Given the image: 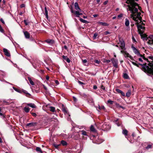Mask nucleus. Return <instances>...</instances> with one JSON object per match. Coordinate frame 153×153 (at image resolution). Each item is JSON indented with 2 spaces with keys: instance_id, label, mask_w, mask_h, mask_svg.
Masks as SVG:
<instances>
[{
  "instance_id": "obj_60",
  "label": "nucleus",
  "mask_w": 153,
  "mask_h": 153,
  "mask_svg": "<svg viewBox=\"0 0 153 153\" xmlns=\"http://www.w3.org/2000/svg\"><path fill=\"white\" fill-rule=\"evenodd\" d=\"M138 60L141 62H143V61L142 59L141 58H139L138 59Z\"/></svg>"
},
{
  "instance_id": "obj_26",
  "label": "nucleus",
  "mask_w": 153,
  "mask_h": 153,
  "mask_svg": "<svg viewBox=\"0 0 153 153\" xmlns=\"http://www.w3.org/2000/svg\"><path fill=\"white\" fill-rule=\"evenodd\" d=\"M28 80L29 81L30 83L32 85H34V83L33 81L31 80V79L30 78L28 77Z\"/></svg>"
},
{
  "instance_id": "obj_52",
  "label": "nucleus",
  "mask_w": 153,
  "mask_h": 153,
  "mask_svg": "<svg viewBox=\"0 0 153 153\" xmlns=\"http://www.w3.org/2000/svg\"><path fill=\"white\" fill-rule=\"evenodd\" d=\"M24 22L25 24L26 25H27L28 24V23L27 22V21L26 20H24Z\"/></svg>"
},
{
  "instance_id": "obj_62",
  "label": "nucleus",
  "mask_w": 153,
  "mask_h": 153,
  "mask_svg": "<svg viewBox=\"0 0 153 153\" xmlns=\"http://www.w3.org/2000/svg\"><path fill=\"white\" fill-rule=\"evenodd\" d=\"M126 3H127V4H130H130H131V3H132L131 2H131H130V1H126Z\"/></svg>"
},
{
  "instance_id": "obj_39",
  "label": "nucleus",
  "mask_w": 153,
  "mask_h": 153,
  "mask_svg": "<svg viewBox=\"0 0 153 153\" xmlns=\"http://www.w3.org/2000/svg\"><path fill=\"white\" fill-rule=\"evenodd\" d=\"M97 36H98L97 33H95L94 34V36H93V38H94V39H95L97 37Z\"/></svg>"
},
{
  "instance_id": "obj_46",
  "label": "nucleus",
  "mask_w": 153,
  "mask_h": 153,
  "mask_svg": "<svg viewBox=\"0 0 153 153\" xmlns=\"http://www.w3.org/2000/svg\"><path fill=\"white\" fill-rule=\"evenodd\" d=\"M53 146L55 147V148L57 149L59 146V145H56L55 144H53Z\"/></svg>"
},
{
  "instance_id": "obj_10",
  "label": "nucleus",
  "mask_w": 153,
  "mask_h": 153,
  "mask_svg": "<svg viewBox=\"0 0 153 153\" xmlns=\"http://www.w3.org/2000/svg\"><path fill=\"white\" fill-rule=\"evenodd\" d=\"M37 125V123L36 122H32L27 123L26 124V126L29 127H34Z\"/></svg>"
},
{
  "instance_id": "obj_50",
  "label": "nucleus",
  "mask_w": 153,
  "mask_h": 153,
  "mask_svg": "<svg viewBox=\"0 0 153 153\" xmlns=\"http://www.w3.org/2000/svg\"><path fill=\"white\" fill-rule=\"evenodd\" d=\"M0 21H1V22L3 24H5V23H4V20H3V19L2 18L1 19H0Z\"/></svg>"
},
{
  "instance_id": "obj_15",
  "label": "nucleus",
  "mask_w": 153,
  "mask_h": 153,
  "mask_svg": "<svg viewBox=\"0 0 153 153\" xmlns=\"http://www.w3.org/2000/svg\"><path fill=\"white\" fill-rule=\"evenodd\" d=\"M24 33L26 39H29L30 38V34L28 32H24Z\"/></svg>"
},
{
  "instance_id": "obj_16",
  "label": "nucleus",
  "mask_w": 153,
  "mask_h": 153,
  "mask_svg": "<svg viewBox=\"0 0 153 153\" xmlns=\"http://www.w3.org/2000/svg\"><path fill=\"white\" fill-rule=\"evenodd\" d=\"M63 58L68 63H69L70 62V60L69 58L67 57V56H65L63 55L62 56Z\"/></svg>"
},
{
  "instance_id": "obj_30",
  "label": "nucleus",
  "mask_w": 153,
  "mask_h": 153,
  "mask_svg": "<svg viewBox=\"0 0 153 153\" xmlns=\"http://www.w3.org/2000/svg\"><path fill=\"white\" fill-rule=\"evenodd\" d=\"M61 143L63 146H66L67 145V142L64 140H62L61 142Z\"/></svg>"
},
{
  "instance_id": "obj_24",
  "label": "nucleus",
  "mask_w": 153,
  "mask_h": 153,
  "mask_svg": "<svg viewBox=\"0 0 153 153\" xmlns=\"http://www.w3.org/2000/svg\"><path fill=\"white\" fill-rule=\"evenodd\" d=\"M45 42L49 44H52L53 42V41L51 39H47L45 41Z\"/></svg>"
},
{
  "instance_id": "obj_14",
  "label": "nucleus",
  "mask_w": 153,
  "mask_h": 153,
  "mask_svg": "<svg viewBox=\"0 0 153 153\" xmlns=\"http://www.w3.org/2000/svg\"><path fill=\"white\" fill-rule=\"evenodd\" d=\"M62 110L65 115L67 114L68 115L69 117L70 116V115L69 114L68 112L65 107H62Z\"/></svg>"
},
{
  "instance_id": "obj_48",
  "label": "nucleus",
  "mask_w": 153,
  "mask_h": 153,
  "mask_svg": "<svg viewBox=\"0 0 153 153\" xmlns=\"http://www.w3.org/2000/svg\"><path fill=\"white\" fill-rule=\"evenodd\" d=\"M78 83L80 84V85H84V83L80 81H78Z\"/></svg>"
},
{
  "instance_id": "obj_13",
  "label": "nucleus",
  "mask_w": 153,
  "mask_h": 153,
  "mask_svg": "<svg viewBox=\"0 0 153 153\" xmlns=\"http://www.w3.org/2000/svg\"><path fill=\"white\" fill-rule=\"evenodd\" d=\"M116 91L118 93L121 94L122 96H125V94L120 90L117 88L116 89Z\"/></svg>"
},
{
  "instance_id": "obj_23",
  "label": "nucleus",
  "mask_w": 153,
  "mask_h": 153,
  "mask_svg": "<svg viewBox=\"0 0 153 153\" xmlns=\"http://www.w3.org/2000/svg\"><path fill=\"white\" fill-rule=\"evenodd\" d=\"M24 111L26 113L29 112L30 109L29 108L25 107L24 108Z\"/></svg>"
},
{
  "instance_id": "obj_38",
  "label": "nucleus",
  "mask_w": 153,
  "mask_h": 153,
  "mask_svg": "<svg viewBox=\"0 0 153 153\" xmlns=\"http://www.w3.org/2000/svg\"><path fill=\"white\" fill-rule=\"evenodd\" d=\"M0 32L2 33H3L4 32V30L2 28L1 26L0 25Z\"/></svg>"
},
{
  "instance_id": "obj_59",
  "label": "nucleus",
  "mask_w": 153,
  "mask_h": 153,
  "mask_svg": "<svg viewBox=\"0 0 153 153\" xmlns=\"http://www.w3.org/2000/svg\"><path fill=\"white\" fill-rule=\"evenodd\" d=\"M49 79V77L48 76H46V79L47 80H48Z\"/></svg>"
},
{
  "instance_id": "obj_53",
  "label": "nucleus",
  "mask_w": 153,
  "mask_h": 153,
  "mask_svg": "<svg viewBox=\"0 0 153 153\" xmlns=\"http://www.w3.org/2000/svg\"><path fill=\"white\" fill-rule=\"evenodd\" d=\"M82 62L83 63H85L87 62V60L86 59L82 60Z\"/></svg>"
},
{
  "instance_id": "obj_54",
  "label": "nucleus",
  "mask_w": 153,
  "mask_h": 153,
  "mask_svg": "<svg viewBox=\"0 0 153 153\" xmlns=\"http://www.w3.org/2000/svg\"><path fill=\"white\" fill-rule=\"evenodd\" d=\"M73 98L74 101L76 102L77 100L76 98L75 97H73Z\"/></svg>"
},
{
  "instance_id": "obj_6",
  "label": "nucleus",
  "mask_w": 153,
  "mask_h": 153,
  "mask_svg": "<svg viewBox=\"0 0 153 153\" xmlns=\"http://www.w3.org/2000/svg\"><path fill=\"white\" fill-rule=\"evenodd\" d=\"M131 48L133 50L134 52L136 54H137V55L138 56H140L142 57L143 56L142 55H141L139 51L136 49L135 47L133 46H131Z\"/></svg>"
},
{
  "instance_id": "obj_64",
  "label": "nucleus",
  "mask_w": 153,
  "mask_h": 153,
  "mask_svg": "<svg viewBox=\"0 0 153 153\" xmlns=\"http://www.w3.org/2000/svg\"><path fill=\"white\" fill-rule=\"evenodd\" d=\"M149 58L153 60V56H150L149 57Z\"/></svg>"
},
{
  "instance_id": "obj_56",
  "label": "nucleus",
  "mask_w": 153,
  "mask_h": 153,
  "mask_svg": "<svg viewBox=\"0 0 153 153\" xmlns=\"http://www.w3.org/2000/svg\"><path fill=\"white\" fill-rule=\"evenodd\" d=\"M55 82L57 85H58L59 84V82L57 80H56L55 81Z\"/></svg>"
},
{
  "instance_id": "obj_1",
  "label": "nucleus",
  "mask_w": 153,
  "mask_h": 153,
  "mask_svg": "<svg viewBox=\"0 0 153 153\" xmlns=\"http://www.w3.org/2000/svg\"><path fill=\"white\" fill-rule=\"evenodd\" d=\"M137 6L138 7L137 4L135 3H131V6L128 5L129 10L131 11V13L130 16L134 21H136L137 19H140L142 18L140 16L141 14L140 13L138 12V10L135 6Z\"/></svg>"
},
{
  "instance_id": "obj_8",
  "label": "nucleus",
  "mask_w": 153,
  "mask_h": 153,
  "mask_svg": "<svg viewBox=\"0 0 153 153\" xmlns=\"http://www.w3.org/2000/svg\"><path fill=\"white\" fill-rule=\"evenodd\" d=\"M112 64L114 67L116 68L118 67V61L117 59H115L114 58H112L111 59Z\"/></svg>"
},
{
  "instance_id": "obj_61",
  "label": "nucleus",
  "mask_w": 153,
  "mask_h": 153,
  "mask_svg": "<svg viewBox=\"0 0 153 153\" xmlns=\"http://www.w3.org/2000/svg\"><path fill=\"white\" fill-rule=\"evenodd\" d=\"M98 16L97 14H94L93 15V16L95 18Z\"/></svg>"
},
{
  "instance_id": "obj_27",
  "label": "nucleus",
  "mask_w": 153,
  "mask_h": 153,
  "mask_svg": "<svg viewBox=\"0 0 153 153\" xmlns=\"http://www.w3.org/2000/svg\"><path fill=\"white\" fill-rule=\"evenodd\" d=\"M122 132L123 134L125 136H127L128 134V131L126 130H123Z\"/></svg>"
},
{
  "instance_id": "obj_22",
  "label": "nucleus",
  "mask_w": 153,
  "mask_h": 153,
  "mask_svg": "<svg viewBox=\"0 0 153 153\" xmlns=\"http://www.w3.org/2000/svg\"><path fill=\"white\" fill-rule=\"evenodd\" d=\"M45 15L46 16V17L48 19V11H47V8L46 7H45Z\"/></svg>"
},
{
  "instance_id": "obj_29",
  "label": "nucleus",
  "mask_w": 153,
  "mask_h": 153,
  "mask_svg": "<svg viewBox=\"0 0 153 153\" xmlns=\"http://www.w3.org/2000/svg\"><path fill=\"white\" fill-rule=\"evenodd\" d=\"M123 77L126 79H128L129 78L128 75L126 73H124L123 75Z\"/></svg>"
},
{
  "instance_id": "obj_3",
  "label": "nucleus",
  "mask_w": 153,
  "mask_h": 153,
  "mask_svg": "<svg viewBox=\"0 0 153 153\" xmlns=\"http://www.w3.org/2000/svg\"><path fill=\"white\" fill-rule=\"evenodd\" d=\"M119 42L118 43V44L119 45L120 48V49H121V53L124 54L125 57H129L132 60L137 62V61H135L132 56L125 51V43L123 40L122 39L120 38L119 39Z\"/></svg>"
},
{
  "instance_id": "obj_51",
  "label": "nucleus",
  "mask_w": 153,
  "mask_h": 153,
  "mask_svg": "<svg viewBox=\"0 0 153 153\" xmlns=\"http://www.w3.org/2000/svg\"><path fill=\"white\" fill-rule=\"evenodd\" d=\"M101 88L103 90H105V87L102 85H101Z\"/></svg>"
},
{
  "instance_id": "obj_32",
  "label": "nucleus",
  "mask_w": 153,
  "mask_h": 153,
  "mask_svg": "<svg viewBox=\"0 0 153 153\" xmlns=\"http://www.w3.org/2000/svg\"><path fill=\"white\" fill-rule=\"evenodd\" d=\"M13 89L16 91H17V92H18L19 93H22V91L20 90H19L18 89H17V88H16L13 87Z\"/></svg>"
},
{
  "instance_id": "obj_21",
  "label": "nucleus",
  "mask_w": 153,
  "mask_h": 153,
  "mask_svg": "<svg viewBox=\"0 0 153 153\" xmlns=\"http://www.w3.org/2000/svg\"><path fill=\"white\" fill-rule=\"evenodd\" d=\"M98 24L100 25H101L102 26H108L109 25L105 22H98Z\"/></svg>"
},
{
  "instance_id": "obj_17",
  "label": "nucleus",
  "mask_w": 153,
  "mask_h": 153,
  "mask_svg": "<svg viewBox=\"0 0 153 153\" xmlns=\"http://www.w3.org/2000/svg\"><path fill=\"white\" fill-rule=\"evenodd\" d=\"M27 105L28 106L33 108H36V106L33 103H27Z\"/></svg>"
},
{
  "instance_id": "obj_42",
  "label": "nucleus",
  "mask_w": 153,
  "mask_h": 153,
  "mask_svg": "<svg viewBox=\"0 0 153 153\" xmlns=\"http://www.w3.org/2000/svg\"><path fill=\"white\" fill-rule=\"evenodd\" d=\"M123 16V14L122 13H121L119 15L117 16V18H121Z\"/></svg>"
},
{
  "instance_id": "obj_37",
  "label": "nucleus",
  "mask_w": 153,
  "mask_h": 153,
  "mask_svg": "<svg viewBox=\"0 0 153 153\" xmlns=\"http://www.w3.org/2000/svg\"><path fill=\"white\" fill-rule=\"evenodd\" d=\"M107 102L108 103L111 104H112L114 102V101L109 100H108Z\"/></svg>"
},
{
  "instance_id": "obj_28",
  "label": "nucleus",
  "mask_w": 153,
  "mask_h": 153,
  "mask_svg": "<svg viewBox=\"0 0 153 153\" xmlns=\"http://www.w3.org/2000/svg\"><path fill=\"white\" fill-rule=\"evenodd\" d=\"M50 110L52 112H54L55 111V108L52 106L50 107Z\"/></svg>"
},
{
  "instance_id": "obj_45",
  "label": "nucleus",
  "mask_w": 153,
  "mask_h": 153,
  "mask_svg": "<svg viewBox=\"0 0 153 153\" xmlns=\"http://www.w3.org/2000/svg\"><path fill=\"white\" fill-rule=\"evenodd\" d=\"M94 62L95 63H96L97 64H99L100 63V61H99L98 60H95L94 61Z\"/></svg>"
},
{
  "instance_id": "obj_44",
  "label": "nucleus",
  "mask_w": 153,
  "mask_h": 153,
  "mask_svg": "<svg viewBox=\"0 0 153 153\" xmlns=\"http://www.w3.org/2000/svg\"><path fill=\"white\" fill-rule=\"evenodd\" d=\"M104 34L105 35H107L108 34H109L110 33L108 31H105L104 32Z\"/></svg>"
},
{
  "instance_id": "obj_40",
  "label": "nucleus",
  "mask_w": 153,
  "mask_h": 153,
  "mask_svg": "<svg viewBox=\"0 0 153 153\" xmlns=\"http://www.w3.org/2000/svg\"><path fill=\"white\" fill-rule=\"evenodd\" d=\"M131 62L132 63V64L134 65H135L137 67H139V66L135 62H133V61H131Z\"/></svg>"
},
{
  "instance_id": "obj_55",
  "label": "nucleus",
  "mask_w": 153,
  "mask_h": 153,
  "mask_svg": "<svg viewBox=\"0 0 153 153\" xmlns=\"http://www.w3.org/2000/svg\"><path fill=\"white\" fill-rule=\"evenodd\" d=\"M25 6V5L24 4H22L21 5L20 7L21 8H23V7H24Z\"/></svg>"
},
{
  "instance_id": "obj_25",
  "label": "nucleus",
  "mask_w": 153,
  "mask_h": 153,
  "mask_svg": "<svg viewBox=\"0 0 153 153\" xmlns=\"http://www.w3.org/2000/svg\"><path fill=\"white\" fill-rule=\"evenodd\" d=\"M90 130L91 131L93 132H96V130L94 128V126L93 125H91L90 127Z\"/></svg>"
},
{
  "instance_id": "obj_47",
  "label": "nucleus",
  "mask_w": 153,
  "mask_h": 153,
  "mask_svg": "<svg viewBox=\"0 0 153 153\" xmlns=\"http://www.w3.org/2000/svg\"><path fill=\"white\" fill-rule=\"evenodd\" d=\"M31 114L33 116V117H35L36 116V113H31Z\"/></svg>"
},
{
  "instance_id": "obj_19",
  "label": "nucleus",
  "mask_w": 153,
  "mask_h": 153,
  "mask_svg": "<svg viewBox=\"0 0 153 153\" xmlns=\"http://www.w3.org/2000/svg\"><path fill=\"white\" fill-rule=\"evenodd\" d=\"M125 25L126 27L129 26V21L128 19L127 18L125 19Z\"/></svg>"
},
{
  "instance_id": "obj_12",
  "label": "nucleus",
  "mask_w": 153,
  "mask_h": 153,
  "mask_svg": "<svg viewBox=\"0 0 153 153\" xmlns=\"http://www.w3.org/2000/svg\"><path fill=\"white\" fill-rule=\"evenodd\" d=\"M80 134H81L85 136H88V133L86 131L84 130L80 131H79Z\"/></svg>"
},
{
  "instance_id": "obj_41",
  "label": "nucleus",
  "mask_w": 153,
  "mask_h": 153,
  "mask_svg": "<svg viewBox=\"0 0 153 153\" xmlns=\"http://www.w3.org/2000/svg\"><path fill=\"white\" fill-rule=\"evenodd\" d=\"M131 62L132 63V64L134 65H135L137 67H139V66L135 62H133V61H131Z\"/></svg>"
},
{
  "instance_id": "obj_35",
  "label": "nucleus",
  "mask_w": 153,
  "mask_h": 153,
  "mask_svg": "<svg viewBox=\"0 0 153 153\" xmlns=\"http://www.w3.org/2000/svg\"><path fill=\"white\" fill-rule=\"evenodd\" d=\"M79 20L81 22L84 23H86L87 22V21L86 20L83 19L81 18L79 19Z\"/></svg>"
},
{
  "instance_id": "obj_43",
  "label": "nucleus",
  "mask_w": 153,
  "mask_h": 153,
  "mask_svg": "<svg viewBox=\"0 0 153 153\" xmlns=\"http://www.w3.org/2000/svg\"><path fill=\"white\" fill-rule=\"evenodd\" d=\"M32 65H33V67L35 68H36V66H35V65H36V64H35V62L33 63V62H31Z\"/></svg>"
},
{
  "instance_id": "obj_2",
  "label": "nucleus",
  "mask_w": 153,
  "mask_h": 153,
  "mask_svg": "<svg viewBox=\"0 0 153 153\" xmlns=\"http://www.w3.org/2000/svg\"><path fill=\"white\" fill-rule=\"evenodd\" d=\"M136 22L137 25V27L139 33L140 34L142 38H144L146 39L147 38V36L145 34H143V33L145 30V27L143 25H144L142 21V18L140 19H137L136 21H134Z\"/></svg>"
},
{
  "instance_id": "obj_33",
  "label": "nucleus",
  "mask_w": 153,
  "mask_h": 153,
  "mask_svg": "<svg viewBox=\"0 0 153 153\" xmlns=\"http://www.w3.org/2000/svg\"><path fill=\"white\" fill-rule=\"evenodd\" d=\"M116 107L118 108H124L122 106L120 105V104L118 103H116Z\"/></svg>"
},
{
  "instance_id": "obj_9",
  "label": "nucleus",
  "mask_w": 153,
  "mask_h": 153,
  "mask_svg": "<svg viewBox=\"0 0 153 153\" xmlns=\"http://www.w3.org/2000/svg\"><path fill=\"white\" fill-rule=\"evenodd\" d=\"M104 123V122H98L96 124V126L98 128L102 130Z\"/></svg>"
},
{
  "instance_id": "obj_58",
  "label": "nucleus",
  "mask_w": 153,
  "mask_h": 153,
  "mask_svg": "<svg viewBox=\"0 0 153 153\" xmlns=\"http://www.w3.org/2000/svg\"><path fill=\"white\" fill-rule=\"evenodd\" d=\"M22 91H23L24 93H25V94H28V93H27V91H25V90H23Z\"/></svg>"
},
{
  "instance_id": "obj_7",
  "label": "nucleus",
  "mask_w": 153,
  "mask_h": 153,
  "mask_svg": "<svg viewBox=\"0 0 153 153\" xmlns=\"http://www.w3.org/2000/svg\"><path fill=\"white\" fill-rule=\"evenodd\" d=\"M148 39L147 43L150 45H153V35H150L148 37L146 38Z\"/></svg>"
},
{
  "instance_id": "obj_49",
  "label": "nucleus",
  "mask_w": 153,
  "mask_h": 153,
  "mask_svg": "<svg viewBox=\"0 0 153 153\" xmlns=\"http://www.w3.org/2000/svg\"><path fill=\"white\" fill-rule=\"evenodd\" d=\"M99 108L100 109H105V108L104 106H101L100 107L99 106Z\"/></svg>"
},
{
  "instance_id": "obj_4",
  "label": "nucleus",
  "mask_w": 153,
  "mask_h": 153,
  "mask_svg": "<svg viewBox=\"0 0 153 153\" xmlns=\"http://www.w3.org/2000/svg\"><path fill=\"white\" fill-rule=\"evenodd\" d=\"M71 12L74 13L76 17H79V16L82 15V13H81V10H78L74 11L73 9L71 10Z\"/></svg>"
},
{
  "instance_id": "obj_20",
  "label": "nucleus",
  "mask_w": 153,
  "mask_h": 153,
  "mask_svg": "<svg viewBox=\"0 0 153 153\" xmlns=\"http://www.w3.org/2000/svg\"><path fill=\"white\" fill-rule=\"evenodd\" d=\"M131 90H129L126 94V96L127 97H129L131 94Z\"/></svg>"
},
{
  "instance_id": "obj_5",
  "label": "nucleus",
  "mask_w": 153,
  "mask_h": 153,
  "mask_svg": "<svg viewBox=\"0 0 153 153\" xmlns=\"http://www.w3.org/2000/svg\"><path fill=\"white\" fill-rule=\"evenodd\" d=\"M111 128L110 125L108 124L105 123H104L102 130L104 131H107L109 130Z\"/></svg>"
},
{
  "instance_id": "obj_18",
  "label": "nucleus",
  "mask_w": 153,
  "mask_h": 153,
  "mask_svg": "<svg viewBox=\"0 0 153 153\" xmlns=\"http://www.w3.org/2000/svg\"><path fill=\"white\" fill-rule=\"evenodd\" d=\"M75 8L76 10H81L79 7L78 4L77 2H75L74 4Z\"/></svg>"
},
{
  "instance_id": "obj_36",
  "label": "nucleus",
  "mask_w": 153,
  "mask_h": 153,
  "mask_svg": "<svg viewBox=\"0 0 153 153\" xmlns=\"http://www.w3.org/2000/svg\"><path fill=\"white\" fill-rule=\"evenodd\" d=\"M152 146L151 145H148L146 147V149L147 150H148L149 149L152 148Z\"/></svg>"
},
{
  "instance_id": "obj_31",
  "label": "nucleus",
  "mask_w": 153,
  "mask_h": 153,
  "mask_svg": "<svg viewBox=\"0 0 153 153\" xmlns=\"http://www.w3.org/2000/svg\"><path fill=\"white\" fill-rule=\"evenodd\" d=\"M36 150L37 152H39L41 153H42V151L41 148L39 147H37L36 148Z\"/></svg>"
},
{
  "instance_id": "obj_57",
  "label": "nucleus",
  "mask_w": 153,
  "mask_h": 153,
  "mask_svg": "<svg viewBox=\"0 0 153 153\" xmlns=\"http://www.w3.org/2000/svg\"><path fill=\"white\" fill-rule=\"evenodd\" d=\"M108 2V1H105L104 2V5L106 4H107Z\"/></svg>"
},
{
  "instance_id": "obj_63",
  "label": "nucleus",
  "mask_w": 153,
  "mask_h": 153,
  "mask_svg": "<svg viewBox=\"0 0 153 153\" xmlns=\"http://www.w3.org/2000/svg\"><path fill=\"white\" fill-rule=\"evenodd\" d=\"M132 38L133 41H134V42H136V41L134 37L132 36Z\"/></svg>"
},
{
  "instance_id": "obj_11",
  "label": "nucleus",
  "mask_w": 153,
  "mask_h": 153,
  "mask_svg": "<svg viewBox=\"0 0 153 153\" xmlns=\"http://www.w3.org/2000/svg\"><path fill=\"white\" fill-rule=\"evenodd\" d=\"M3 52L4 54L7 56H10V54L9 51L6 48L3 49Z\"/></svg>"
},
{
  "instance_id": "obj_34",
  "label": "nucleus",
  "mask_w": 153,
  "mask_h": 153,
  "mask_svg": "<svg viewBox=\"0 0 153 153\" xmlns=\"http://www.w3.org/2000/svg\"><path fill=\"white\" fill-rule=\"evenodd\" d=\"M111 60L109 59L107 60L106 59H104L103 62L106 63H108L110 62Z\"/></svg>"
}]
</instances>
